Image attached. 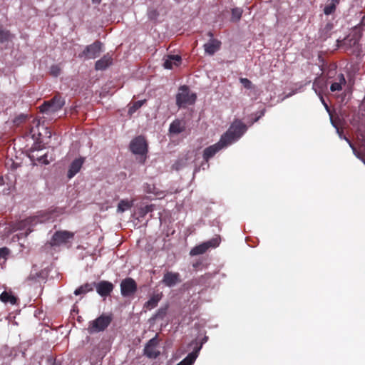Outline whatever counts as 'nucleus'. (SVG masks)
<instances>
[{
	"label": "nucleus",
	"mask_w": 365,
	"mask_h": 365,
	"mask_svg": "<svg viewBox=\"0 0 365 365\" xmlns=\"http://www.w3.org/2000/svg\"><path fill=\"white\" fill-rule=\"evenodd\" d=\"M246 130V125L240 120H235L221 138L227 145H230L241 138Z\"/></svg>",
	"instance_id": "nucleus-1"
},
{
	"label": "nucleus",
	"mask_w": 365,
	"mask_h": 365,
	"mask_svg": "<svg viewBox=\"0 0 365 365\" xmlns=\"http://www.w3.org/2000/svg\"><path fill=\"white\" fill-rule=\"evenodd\" d=\"M197 100V95L190 91L187 86H181L176 94V105L179 108H185L187 106L195 104Z\"/></svg>",
	"instance_id": "nucleus-2"
},
{
	"label": "nucleus",
	"mask_w": 365,
	"mask_h": 365,
	"mask_svg": "<svg viewBox=\"0 0 365 365\" xmlns=\"http://www.w3.org/2000/svg\"><path fill=\"white\" fill-rule=\"evenodd\" d=\"M65 105V100L59 94L53 96L51 100L44 101L39 107L40 112L46 114L54 113L60 110Z\"/></svg>",
	"instance_id": "nucleus-3"
},
{
	"label": "nucleus",
	"mask_w": 365,
	"mask_h": 365,
	"mask_svg": "<svg viewBox=\"0 0 365 365\" xmlns=\"http://www.w3.org/2000/svg\"><path fill=\"white\" fill-rule=\"evenodd\" d=\"M103 44L98 40L85 47L83 51L79 53L78 57L84 59H94L98 57L103 51Z\"/></svg>",
	"instance_id": "nucleus-4"
},
{
	"label": "nucleus",
	"mask_w": 365,
	"mask_h": 365,
	"mask_svg": "<svg viewBox=\"0 0 365 365\" xmlns=\"http://www.w3.org/2000/svg\"><path fill=\"white\" fill-rule=\"evenodd\" d=\"M112 317L108 315L102 314L95 320L90 322L88 331L90 333L100 332L104 331L110 324Z\"/></svg>",
	"instance_id": "nucleus-5"
},
{
	"label": "nucleus",
	"mask_w": 365,
	"mask_h": 365,
	"mask_svg": "<svg viewBox=\"0 0 365 365\" xmlns=\"http://www.w3.org/2000/svg\"><path fill=\"white\" fill-rule=\"evenodd\" d=\"M159 344L160 339H158V335L156 334L146 343L143 350L144 355L149 359H156L158 357L160 354Z\"/></svg>",
	"instance_id": "nucleus-6"
},
{
	"label": "nucleus",
	"mask_w": 365,
	"mask_h": 365,
	"mask_svg": "<svg viewBox=\"0 0 365 365\" xmlns=\"http://www.w3.org/2000/svg\"><path fill=\"white\" fill-rule=\"evenodd\" d=\"M130 150L135 155H145L148 152V144L144 137L139 135L132 140Z\"/></svg>",
	"instance_id": "nucleus-7"
},
{
	"label": "nucleus",
	"mask_w": 365,
	"mask_h": 365,
	"mask_svg": "<svg viewBox=\"0 0 365 365\" xmlns=\"http://www.w3.org/2000/svg\"><path fill=\"white\" fill-rule=\"evenodd\" d=\"M120 293L123 297H129L133 295L137 291V283L131 277L123 279L120 284Z\"/></svg>",
	"instance_id": "nucleus-8"
},
{
	"label": "nucleus",
	"mask_w": 365,
	"mask_h": 365,
	"mask_svg": "<svg viewBox=\"0 0 365 365\" xmlns=\"http://www.w3.org/2000/svg\"><path fill=\"white\" fill-rule=\"evenodd\" d=\"M220 238L215 237L212 238L207 242H205L199 245L194 247L190 252V255L191 256H195L199 255H202L205 253L207 250L210 247H216L220 244Z\"/></svg>",
	"instance_id": "nucleus-9"
},
{
	"label": "nucleus",
	"mask_w": 365,
	"mask_h": 365,
	"mask_svg": "<svg viewBox=\"0 0 365 365\" xmlns=\"http://www.w3.org/2000/svg\"><path fill=\"white\" fill-rule=\"evenodd\" d=\"M74 236L73 232L69 231H57L56 232L51 240V246H60L68 242L70 239H72Z\"/></svg>",
	"instance_id": "nucleus-10"
},
{
	"label": "nucleus",
	"mask_w": 365,
	"mask_h": 365,
	"mask_svg": "<svg viewBox=\"0 0 365 365\" xmlns=\"http://www.w3.org/2000/svg\"><path fill=\"white\" fill-rule=\"evenodd\" d=\"M227 146L228 145L224 142V140L220 138L217 143L208 146L204 150L202 155L204 160L207 163L217 153Z\"/></svg>",
	"instance_id": "nucleus-11"
},
{
	"label": "nucleus",
	"mask_w": 365,
	"mask_h": 365,
	"mask_svg": "<svg viewBox=\"0 0 365 365\" xmlns=\"http://www.w3.org/2000/svg\"><path fill=\"white\" fill-rule=\"evenodd\" d=\"M94 284L97 293L102 297L110 296L114 289L113 283L106 280H102L98 283L94 282Z\"/></svg>",
	"instance_id": "nucleus-12"
},
{
	"label": "nucleus",
	"mask_w": 365,
	"mask_h": 365,
	"mask_svg": "<svg viewBox=\"0 0 365 365\" xmlns=\"http://www.w3.org/2000/svg\"><path fill=\"white\" fill-rule=\"evenodd\" d=\"M181 282L180 275L178 272H167L164 274L162 282L167 287H174Z\"/></svg>",
	"instance_id": "nucleus-13"
},
{
	"label": "nucleus",
	"mask_w": 365,
	"mask_h": 365,
	"mask_svg": "<svg viewBox=\"0 0 365 365\" xmlns=\"http://www.w3.org/2000/svg\"><path fill=\"white\" fill-rule=\"evenodd\" d=\"M113 64V56L110 53L105 54L101 58L95 63V69L97 71H104Z\"/></svg>",
	"instance_id": "nucleus-14"
},
{
	"label": "nucleus",
	"mask_w": 365,
	"mask_h": 365,
	"mask_svg": "<svg viewBox=\"0 0 365 365\" xmlns=\"http://www.w3.org/2000/svg\"><path fill=\"white\" fill-rule=\"evenodd\" d=\"M83 163L84 158H79L75 159L69 166L67 173L68 178L71 179L73 177H74L80 171Z\"/></svg>",
	"instance_id": "nucleus-15"
},
{
	"label": "nucleus",
	"mask_w": 365,
	"mask_h": 365,
	"mask_svg": "<svg viewBox=\"0 0 365 365\" xmlns=\"http://www.w3.org/2000/svg\"><path fill=\"white\" fill-rule=\"evenodd\" d=\"M204 48L206 53L212 56L221 46V42L216 38H211L210 41L204 44Z\"/></svg>",
	"instance_id": "nucleus-16"
},
{
	"label": "nucleus",
	"mask_w": 365,
	"mask_h": 365,
	"mask_svg": "<svg viewBox=\"0 0 365 365\" xmlns=\"http://www.w3.org/2000/svg\"><path fill=\"white\" fill-rule=\"evenodd\" d=\"M185 130V122L183 120L175 119L173 120L169 128V132L173 135H178Z\"/></svg>",
	"instance_id": "nucleus-17"
},
{
	"label": "nucleus",
	"mask_w": 365,
	"mask_h": 365,
	"mask_svg": "<svg viewBox=\"0 0 365 365\" xmlns=\"http://www.w3.org/2000/svg\"><path fill=\"white\" fill-rule=\"evenodd\" d=\"M312 88L317 96H321L327 90V83L322 78H316L313 82Z\"/></svg>",
	"instance_id": "nucleus-18"
},
{
	"label": "nucleus",
	"mask_w": 365,
	"mask_h": 365,
	"mask_svg": "<svg viewBox=\"0 0 365 365\" xmlns=\"http://www.w3.org/2000/svg\"><path fill=\"white\" fill-rule=\"evenodd\" d=\"M181 56L179 55H170L165 59L163 66L167 69H172L173 66H179L181 63Z\"/></svg>",
	"instance_id": "nucleus-19"
},
{
	"label": "nucleus",
	"mask_w": 365,
	"mask_h": 365,
	"mask_svg": "<svg viewBox=\"0 0 365 365\" xmlns=\"http://www.w3.org/2000/svg\"><path fill=\"white\" fill-rule=\"evenodd\" d=\"M337 82L331 83L330 90L331 92L340 91L342 90L343 86L346 84V81L343 73H340L337 76Z\"/></svg>",
	"instance_id": "nucleus-20"
},
{
	"label": "nucleus",
	"mask_w": 365,
	"mask_h": 365,
	"mask_svg": "<svg viewBox=\"0 0 365 365\" xmlns=\"http://www.w3.org/2000/svg\"><path fill=\"white\" fill-rule=\"evenodd\" d=\"M162 298V294H153L144 304L143 308L152 309L158 306V302Z\"/></svg>",
	"instance_id": "nucleus-21"
},
{
	"label": "nucleus",
	"mask_w": 365,
	"mask_h": 365,
	"mask_svg": "<svg viewBox=\"0 0 365 365\" xmlns=\"http://www.w3.org/2000/svg\"><path fill=\"white\" fill-rule=\"evenodd\" d=\"M0 300L4 303H9V304L14 305L17 303L18 299L16 297L13 295L11 294V292H8L6 291H4L0 294Z\"/></svg>",
	"instance_id": "nucleus-22"
},
{
	"label": "nucleus",
	"mask_w": 365,
	"mask_h": 365,
	"mask_svg": "<svg viewBox=\"0 0 365 365\" xmlns=\"http://www.w3.org/2000/svg\"><path fill=\"white\" fill-rule=\"evenodd\" d=\"M13 38L14 35L10 32V31L0 25V43L11 41Z\"/></svg>",
	"instance_id": "nucleus-23"
},
{
	"label": "nucleus",
	"mask_w": 365,
	"mask_h": 365,
	"mask_svg": "<svg viewBox=\"0 0 365 365\" xmlns=\"http://www.w3.org/2000/svg\"><path fill=\"white\" fill-rule=\"evenodd\" d=\"M94 282L93 283H86L81 286H80L78 288H77L74 291L75 295H81V294H85L87 292H92L94 289Z\"/></svg>",
	"instance_id": "nucleus-24"
},
{
	"label": "nucleus",
	"mask_w": 365,
	"mask_h": 365,
	"mask_svg": "<svg viewBox=\"0 0 365 365\" xmlns=\"http://www.w3.org/2000/svg\"><path fill=\"white\" fill-rule=\"evenodd\" d=\"M133 206V200L129 201L128 200H121L117 207L118 212H124L125 211L130 209Z\"/></svg>",
	"instance_id": "nucleus-25"
},
{
	"label": "nucleus",
	"mask_w": 365,
	"mask_h": 365,
	"mask_svg": "<svg viewBox=\"0 0 365 365\" xmlns=\"http://www.w3.org/2000/svg\"><path fill=\"white\" fill-rule=\"evenodd\" d=\"M346 141L349 143V146L351 148L354 154L359 159H363L364 158V152H365V147L361 146L359 150L354 146V145L350 141L349 138L344 137Z\"/></svg>",
	"instance_id": "nucleus-26"
},
{
	"label": "nucleus",
	"mask_w": 365,
	"mask_h": 365,
	"mask_svg": "<svg viewBox=\"0 0 365 365\" xmlns=\"http://www.w3.org/2000/svg\"><path fill=\"white\" fill-rule=\"evenodd\" d=\"M145 102H146V100H141V101H135L133 103H130L128 107V115H132L140 108H141Z\"/></svg>",
	"instance_id": "nucleus-27"
},
{
	"label": "nucleus",
	"mask_w": 365,
	"mask_h": 365,
	"mask_svg": "<svg viewBox=\"0 0 365 365\" xmlns=\"http://www.w3.org/2000/svg\"><path fill=\"white\" fill-rule=\"evenodd\" d=\"M197 356V352L192 351L182 361H181L177 365H192Z\"/></svg>",
	"instance_id": "nucleus-28"
},
{
	"label": "nucleus",
	"mask_w": 365,
	"mask_h": 365,
	"mask_svg": "<svg viewBox=\"0 0 365 365\" xmlns=\"http://www.w3.org/2000/svg\"><path fill=\"white\" fill-rule=\"evenodd\" d=\"M34 220H35V219L33 218V217L26 218V219H25L24 220H21V221L18 222L17 223H16V225H14V228L15 230H24L27 226L30 225Z\"/></svg>",
	"instance_id": "nucleus-29"
},
{
	"label": "nucleus",
	"mask_w": 365,
	"mask_h": 365,
	"mask_svg": "<svg viewBox=\"0 0 365 365\" xmlns=\"http://www.w3.org/2000/svg\"><path fill=\"white\" fill-rule=\"evenodd\" d=\"M232 16H231V21L232 22H238L242 15L243 11L241 8H234L231 11Z\"/></svg>",
	"instance_id": "nucleus-30"
},
{
	"label": "nucleus",
	"mask_w": 365,
	"mask_h": 365,
	"mask_svg": "<svg viewBox=\"0 0 365 365\" xmlns=\"http://www.w3.org/2000/svg\"><path fill=\"white\" fill-rule=\"evenodd\" d=\"M154 209H155V205H153V204L148 205H145V206H143V207H140L138 209L139 216L141 217H145V216L148 213L153 212L154 210Z\"/></svg>",
	"instance_id": "nucleus-31"
},
{
	"label": "nucleus",
	"mask_w": 365,
	"mask_h": 365,
	"mask_svg": "<svg viewBox=\"0 0 365 365\" xmlns=\"http://www.w3.org/2000/svg\"><path fill=\"white\" fill-rule=\"evenodd\" d=\"M168 309V305H165V307H160L153 316V319H163L165 315L167 314Z\"/></svg>",
	"instance_id": "nucleus-32"
},
{
	"label": "nucleus",
	"mask_w": 365,
	"mask_h": 365,
	"mask_svg": "<svg viewBox=\"0 0 365 365\" xmlns=\"http://www.w3.org/2000/svg\"><path fill=\"white\" fill-rule=\"evenodd\" d=\"M336 4L334 3L331 2V4L325 6L324 9V13L326 15H329L334 13L336 10Z\"/></svg>",
	"instance_id": "nucleus-33"
},
{
	"label": "nucleus",
	"mask_w": 365,
	"mask_h": 365,
	"mask_svg": "<svg viewBox=\"0 0 365 365\" xmlns=\"http://www.w3.org/2000/svg\"><path fill=\"white\" fill-rule=\"evenodd\" d=\"M334 28V24L331 22H328L322 30V33L324 34L326 37L330 35L331 31Z\"/></svg>",
	"instance_id": "nucleus-34"
},
{
	"label": "nucleus",
	"mask_w": 365,
	"mask_h": 365,
	"mask_svg": "<svg viewBox=\"0 0 365 365\" xmlns=\"http://www.w3.org/2000/svg\"><path fill=\"white\" fill-rule=\"evenodd\" d=\"M61 69L58 65H52L50 68V73L54 77H57L61 74Z\"/></svg>",
	"instance_id": "nucleus-35"
},
{
	"label": "nucleus",
	"mask_w": 365,
	"mask_h": 365,
	"mask_svg": "<svg viewBox=\"0 0 365 365\" xmlns=\"http://www.w3.org/2000/svg\"><path fill=\"white\" fill-rule=\"evenodd\" d=\"M10 254V250L6 247L0 248V259H6Z\"/></svg>",
	"instance_id": "nucleus-36"
},
{
	"label": "nucleus",
	"mask_w": 365,
	"mask_h": 365,
	"mask_svg": "<svg viewBox=\"0 0 365 365\" xmlns=\"http://www.w3.org/2000/svg\"><path fill=\"white\" fill-rule=\"evenodd\" d=\"M240 83L243 85V86L247 89L252 88V83L246 78H241L240 79Z\"/></svg>",
	"instance_id": "nucleus-37"
},
{
	"label": "nucleus",
	"mask_w": 365,
	"mask_h": 365,
	"mask_svg": "<svg viewBox=\"0 0 365 365\" xmlns=\"http://www.w3.org/2000/svg\"><path fill=\"white\" fill-rule=\"evenodd\" d=\"M27 118V115H24V114H21L17 117L15 118V119L14 120V123L16 125H19V124H21V123L24 122Z\"/></svg>",
	"instance_id": "nucleus-38"
},
{
	"label": "nucleus",
	"mask_w": 365,
	"mask_h": 365,
	"mask_svg": "<svg viewBox=\"0 0 365 365\" xmlns=\"http://www.w3.org/2000/svg\"><path fill=\"white\" fill-rule=\"evenodd\" d=\"M37 160L39 163H43V164H46V165L49 163L48 160H47V155L46 154L38 157L37 158Z\"/></svg>",
	"instance_id": "nucleus-39"
},
{
	"label": "nucleus",
	"mask_w": 365,
	"mask_h": 365,
	"mask_svg": "<svg viewBox=\"0 0 365 365\" xmlns=\"http://www.w3.org/2000/svg\"><path fill=\"white\" fill-rule=\"evenodd\" d=\"M319 96V99H320V101H321L322 103L324 105V108H326V110H327L328 112H329V106L327 105V103H326V101H325V100H324V97H323V94H322V95H321V96Z\"/></svg>",
	"instance_id": "nucleus-40"
},
{
	"label": "nucleus",
	"mask_w": 365,
	"mask_h": 365,
	"mask_svg": "<svg viewBox=\"0 0 365 365\" xmlns=\"http://www.w3.org/2000/svg\"><path fill=\"white\" fill-rule=\"evenodd\" d=\"M207 36H208L209 37H210V39H211V38H213V34H212V32H211V31H209V32L207 33Z\"/></svg>",
	"instance_id": "nucleus-41"
},
{
	"label": "nucleus",
	"mask_w": 365,
	"mask_h": 365,
	"mask_svg": "<svg viewBox=\"0 0 365 365\" xmlns=\"http://www.w3.org/2000/svg\"><path fill=\"white\" fill-rule=\"evenodd\" d=\"M93 3L94 4H100L101 2V0H92Z\"/></svg>",
	"instance_id": "nucleus-42"
},
{
	"label": "nucleus",
	"mask_w": 365,
	"mask_h": 365,
	"mask_svg": "<svg viewBox=\"0 0 365 365\" xmlns=\"http://www.w3.org/2000/svg\"><path fill=\"white\" fill-rule=\"evenodd\" d=\"M332 3H334L336 4H338L340 1V0H330Z\"/></svg>",
	"instance_id": "nucleus-43"
},
{
	"label": "nucleus",
	"mask_w": 365,
	"mask_h": 365,
	"mask_svg": "<svg viewBox=\"0 0 365 365\" xmlns=\"http://www.w3.org/2000/svg\"><path fill=\"white\" fill-rule=\"evenodd\" d=\"M32 132H33V129H31L30 134L32 135V137H34L35 134H32Z\"/></svg>",
	"instance_id": "nucleus-44"
},
{
	"label": "nucleus",
	"mask_w": 365,
	"mask_h": 365,
	"mask_svg": "<svg viewBox=\"0 0 365 365\" xmlns=\"http://www.w3.org/2000/svg\"><path fill=\"white\" fill-rule=\"evenodd\" d=\"M259 117L256 118L255 120V122H257L259 120Z\"/></svg>",
	"instance_id": "nucleus-45"
}]
</instances>
